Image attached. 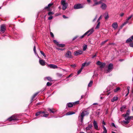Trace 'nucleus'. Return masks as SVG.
<instances>
[{
    "instance_id": "61",
    "label": "nucleus",
    "mask_w": 133,
    "mask_h": 133,
    "mask_svg": "<svg viewBox=\"0 0 133 133\" xmlns=\"http://www.w3.org/2000/svg\"><path fill=\"white\" fill-rule=\"evenodd\" d=\"M111 125L112 126H114L115 127H116L114 123H111Z\"/></svg>"
},
{
    "instance_id": "63",
    "label": "nucleus",
    "mask_w": 133,
    "mask_h": 133,
    "mask_svg": "<svg viewBox=\"0 0 133 133\" xmlns=\"http://www.w3.org/2000/svg\"><path fill=\"white\" fill-rule=\"evenodd\" d=\"M85 95H82L81 96V99L83 98L85 96Z\"/></svg>"
},
{
    "instance_id": "51",
    "label": "nucleus",
    "mask_w": 133,
    "mask_h": 133,
    "mask_svg": "<svg viewBox=\"0 0 133 133\" xmlns=\"http://www.w3.org/2000/svg\"><path fill=\"white\" fill-rule=\"evenodd\" d=\"M48 111H50V112L51 113H54V111H52V110L50 108H48Z\"/></svg>"
},
{
    "instance_id": "48",
    "label": "nucleus",
    "mask_w": 133,
    "mask_h": 133,
    "mask_svg": "<svg viewBox=\"0 0 133 133\" xmlns=\"http://www.w3.org/2000/svg\"><path fill=\"white\" fill-rule=\"evenodd\" d=\"M98 4H98V2H95V3L92 5V6H94L95 5H98Z\"/></svg>"
},
{
    "instance_id": "39",
    "label": "nucleus",
    "mask_w": 133,
    "mask_h": 133,
    "mask_svg": "<svg viewBox=\"0 0 133 133\" xmlns=\"http://www.w3.org/2000/svg\"><path fill=\"white\" fill-rule=\"evenodd\" d=\"M52 84V83L49 82H48L46 84V85L48 86H51Z\"/></svg>"
},
{
    "instance_id": "49",
    "label": "nucleus",
    "mask_w": 133,
    "mask_h": 133,
    "mask_svg": "<svg viewBox=\"0 0 133 133\" xmlns=\"http://www.w3.org/2000/svg\"><path fill=\"white\" fill-rule=\"evenodd\" d=\"M108 41V39H107L105 41L102 42L101 43V44L102 45L104 43H105L106 42H107Z\"/></svg>"
},
{
    "instance_id": "18",
    "label": "nucleus",
    "mask_w": 133,
    "mask_h": 133,
    "mask_svg": "<svg viewBox=\"0 0 133 133\" xmlns=\"http://www.w3.org/2000/svg\"><path fill=\"white\" fill-rule=\"evenodd\" d=\"M124 117L125 118V119L126 120V121H130V119H131V118H132V117H129L128 116H124Z\"/></svg>"
},
{
    "instance_id": "36",
    "label": "nucleus",
    "mask_w": 133,
    "mask_h": 133,
    "mask_svg": "<svg viewBox=\"0 0 133 133\" xmlns=\"http://www.w3.org/2000/svg\"><path fill=\"white\" fill-rule=\"evenodd\" d=\"M129 113L128 112H127L125 114H123V116H129Z\"/></svg>"
},
{
    "instance_id": "19",
    "label": "nucleus",
    "mask_w": 133,
    "mask_h": 133,
    "mask_svg": "<svg viewBox=\"0 0 133 133\" xmlns=\"http://www.w3.org/2000/svg\"><path fill=\"white\" fill-rule=\"evenodd\" d=\"M73 103H67L66 106H68V107H71L73 106Z\"/></svg>"
},
{
    "instance_id": "31",
    "label": "nucleus",
    "mask_w": 133,
    "mask_h": 133,
    "mask_svg": "<svg viewBox=\"0 0 133 133\" xmlns=\"http://www.w3.org/2000/svg\"><path fill=\"white\" fill-rule=\"evenodd\" d=\"M87 48V46L86 45H84L83 46V50L84 51Z\"/></svg>"
},
{
    "instance_id": "21",
    "label": "nucleus",
    "mask_w": 133,
    "mask_h": 133,
    "mask_svg": "<svg viewBox=\"0 0 133 133\" xmlns=\"http://www.w3.org/2000/svg\"><path fill=\"white\" fill-rule=\"evenodd\" d=\"M53 5V3H49V4H48V6H46L44 8V9H48V8H49V7H51V6Z\"/></svg>"
},
{
    "instance_id": "50",
    "label": "nucleus",
    "mask_w": 133,
    "mask_h": 133,
    "mask_svg": "<svg viewBox=\"0 0 133 133\" xmlns=\"http://www.w3.org/2000/svg\"><path fill=\"white\" fill-rule=\"evenodd\" d=\"M102 19V16L101 15L99 18L98 19V20L97 21V22H100L99 21L100 20V19Z\"/></svg>"
},
{
    "instance_id": "44",
    "label": "nucleus",
    "mask_w": 133,
    "mask_h": 133,
    "mask_svg": "<svg viewBox=\"0 0 133 133\" xmlns=\"http://www.w3.org/2000/svg\"><path fill=\"white\" fill-rule=\"evenodd\" d=\"M123 122L124 123V124H128L129 122V121H123Z\"/></svg>"
},
{
    "instance_id": "28",
    "label": "nucleus",
    "mask_w": 133,
    "mask_h": 133,
    "mask_svg": "<svg viewBox=\"0 0 133 133\" xmlns=\"http://www.w3.org/2000/svg\"><path fill=\"white\" fill-rule=\"evenodd\" d=\"M57 46L59 47H63L65 46V44H58Z\"/></svg>"
},
{
    "instance_id": "5",
    "label": "nucleus",
    "mask_w": 133,
    "mask_h": 133,
    "mask_svg": "<svg viewBox=\"0 0 133 133\" xmlns=\"http://www.w3.org/2000/svg\"><path fill=\"white\" fill-rule=\"evenodd\" d=\"M65 56L68 58H72V53L70 51H67L65 55Z\"/></svg>"
},
{
    "instance_id": "8",
    "label": "nucleus",
    "mask_w": 133,
    "mask_h": 133,
    "mask_svg": "<svg viewBox=\"0 0 133 133\" xmlns=\"http://www.w3.org/2000/svg\"><path fill=\"white\" fill-rule=\"evenodd\" d=\"M6 30V25L4 24L1 25L0 27V31L3 33Z\"/></svg>"
},
{
    "instance_id": "7",
    "label": "nucleus",
    "mask_w": 133,
    "mask_h": 133,
    "mask_svg": "<svg viewBox=\"0 0 133 133\" xmlns=\"http://www.w3.org/2000/svg\"><path fill=\"white\" fill-rule=\"evenodd\" d=\"M9 121H17L18 120V118L15 117V115H13L8 118V119Z\"/></svg>"
},
{
    "instance_id": "37",
    "label": "nucleus",
    "mask_w": 133,
    "mask_h": 133,
    "mask_svg": "<svg viewBox=\"0 0 133 133\" xmlns=\"http://www.w3.org/2000/svg\"><path fill=\"white\" fill-rule=\"evenodd\" d=\"M87 35V33L85 32L83 35L80 36L79 37V38L81 39L82 38Z\"/></svg>"
},
{
    "instance_id": "15",
    "label": "nucleus",
    "mask_w": 133,
    "mask_h": 133,
    "mask_svg": "<svg viewBox=\"0 0 133 133\" xmlns=\"http://www.w3.org/2000/svg\"><path fill=\"white\" fill-rule=\"evenodd\" d=\"M118 24L117 22L114 23L112 25V26L115 29H116L118 27Z\"/></svg>"
},
{
    "instance_id": "29",
    "label": "nucleus",
    "mask_w": 133,
    "mask_h": 133,
    "mask_svg": "<svg viewBox=\"0 0 133 133\" xmlns=\"http://www.w3.org/2000/svg\"><path fill=\"white\" fill-rule=\"evenodd\" d=\"M105 63H102L100 65V68H103L105 66Z\"/></svg>"
},
{
    "instance_id": "20",
    "label": "nucleus",
    "mask_w": 133,
    "mask_h": 133,
    "mask_svg": "<svg viewBox=\"0 0 133 133\" xmlns=\"http://www.w3.org/2000/svg\"><path fill=\"white\" fill-rule=\"evenodd\" d=\"M118 99V97L117 96H115L111 99V102H114L115 101H117Z\"/></svg>"
},
{
    "instance_id": "57",
    "label": "nucleus",
    "mask_w": 133,
    "mask_h": 133,
    "mask_svg": "<svg viewBox=\"0 0 133 133\" xmlns=\"http://www.w3.org/2000/svg\"><path fill=\"white\" fill-rule=\"evenodd\" d=\"M63 17L64 19H67L68 18V17L66 16L65 15H63Z\"/></svg>"
},
{
    "instance_id": "60",
    "label": "nucleus",
    "mask_w": 133,
    "mask_h": 133,
    "mask_svg": "<svg viewBox=\"0 0 133 133\" xmlns=\"http://www.w3.org/2000/svg\"><path fill=\"white\" fill-rule=\"evenodd\" d=\"M130 89V87H127V89L128 90V93H129V89Z\"/></svg>"
},
{
    "instance_id": "59",
    "label": "nucleus",
    "mask_w": 133,
    "mask_h": 133,
    "mask_svg": "<svg viewBox=\"0 0 133 133\" xmlns=\"http://www.w3.org/2000/svg\"><path fill=\"white\" fill-rule=\"evenodd\" d=\"M96 54L95 55H93L92 56V58H94L95 57H96Z\"/></svg>"
},
{
    "instance_id": "16",
    "label": "nucleus",
    "mask_w": 133,
    "mask_h": 133,
    "mask_svg": "<svg viewBox=\"0 0 133 133\" xmlns=\"http://www.w3.org/2000/svg\"><path fill=\"white\" fill-rule=\"evenodd\" d=\"M90 63V62H89L88 63L85 62L82 64V67L83 68L84 66H88Z\"/></svg>"
},
{
    "instance_id": "23",
    "label": "nucleus",
    "mask_w": 133,
    "mask_h": 133,
    "mask_svg": "<svg viewBox=\"0 0 133 133\" xmlns=\"http://www.w3.org/2000/svg\"><path fill=\"white\" fill-rule=\"evenodd\" d=\"M133 17V15H131L130 16L128 17L127 19L126 20V21L125 22H126L127 23H128V21L131 18Z\"/></svg>"
},
{
    "instance_id": "45",
    "label": "nucleus",
    "mask_w": 133,
    "mask_h": 133,
    "mask_svg": "<svg viewBox=\"0 0 133 133\" xmlns=\"http://www.w3.org/2000/svg\"><path fill=\"white\" fill-rule=\"evenodd\" d=\"M54 13L52 12H49L48 13V15L49 16H50L51 15H53L54 14Z\"/></svg>"
},
{
    "instance_id": "12",
    "label": "nucleus",
    "mask_w": 133,
    "mask_h": 133,
    "mask_svg": "<svg viewBox=\"0 0 133 133\" xmlns=\"http://www.w3.org/2000/svg\"><path fill=\"white\" fill-rule=\"evenodd\" d=\"M107 7V5L104 3H102L101 6L102 9L103 10H105L106 9Z\"/></svg>"
},
{
    "instance_id": "3",
    "label": "nucleus",
    "mask_w": 133,
    "mask_h": 133,
    "mask_svg": "<svg viewBox=\"0 0 133 133\" xmlns=\"http://www.w3.org/2000/svg\"><path fill=\"white\" fill-rule=\"evenodd\" d=\"M61 3L62 5V9L63 10H65L68 7V3L65 2V0H62L61 1Z\"/></svg>"
},
{
    "instance_id": "40",
    "label": "nucleus",
    "mask_w": 133,
    "mask_h": 133,
    "mask_svg": "<svg viewBox=\"0 0 133 133\" xmlns=\"http://www.w3.org/2000/svg\"><path fill=\"white\" fill-rule=\"evenodd\" d=\"M41 114V112H40V111H38L36 113V116H38L40 115Z\"/></svg>"
},
{
    "instance_id": "42",
    "label": "nucleus",
    "mask_w": 133,
    "mask_h": 133,
    "mask_svg": "<svg viewBox=\"0 0 133 133\" xmlns=\"http://www.w3.org/2000/svg\"><path fill=\"white\" fill-rule=\"evenodd\" d=\"M102 63L101 62H100L99 61H98L97 62L96 64L98 65H100Z\"/></svg>"
},
{
    "instance_id": "22",
    "label": "nucleus",
    "mask_w": 133,
    "mask_h": 133,
    "mask_svg": "<svg viewBox=\"0 0 133 133\" xmlns=\"http://www.w3.org/2000/svg\"><path fill=\"white\" fill-rule=\"evenodd\" d=\"M92 125L91 124H89L88 127L86 128V129L87 130H89L91 128H92Z\"/></svg>"
},
{
    "instance_id": "47",
    "label": "nucleus",
    "mask_w": 133,
    "mask_h": 133,
    "mask_svg": "<svg viewBox=\"0 0 133 133\" xmlns=\"http://www.w3.org/2000/svg\"><path fill=\"white\" fill-rule=\"evenodd\" d=\"M61 15V14L60 13H56L55 14V16H58L60 15Z\"/></svg>"
},
{
    "instance_id": "9",
    "label": "nucleus",
    "mask_w": 133,
    "mask_h": 133,
    "mask_svg": "<svg viewBox=\"0 0 133 133\" xmlns=\"http://www.w3.org/2000/svg\"><path fill=\"white\" fill-rule=\"evenodd\" d=\"M83 51L81 50H78L75 51L74 52V55L75 56H78L79 55H81L82 54Z\"/></svg>"
},
{
    "instance_id": "56",
    "label": "nucleus",
    "mask_w": 133,
    "mask_h": 133,
    "mask_svg": "<svg viewBox=\"0 0 133 133\" xmlns=\"http://www.w3.org/2000/svg\"><path fill=\"white\" fill-rule=\"evenodd\" d=\"M48 114H44L43 115V116L45 117H47L48 116Z\"/></svg>"
},
{
    "instance_id": "25",
    "label": "nucleus",
    "mask_w": 133,
    "mask_h": 133,
    "mask_svg": "<svg viewBox=\"0 0 133 133\" xmlns=\"http://www.w3.org/2000/svg\"><path fill=\"white\" fill-rule=\"evenodd\" d=\"M38 92H37L35 94L33 95V96L32 98L31 99V102H32L33 101L34 98L38 94Z\"/></svg>"
},
{
    "instance_id": "54",
    "label": "nucleus",
    "mask_w": 133,
    "mask_h": 133,
    "mask_svg": "<svg viewBox=\"0 0 133 133\" xmlns=\"http://www.w3.org/2000/svg\"><path fill=\"white\" fill-rule=\"evenodd\" d=\"M78 36H76L75 37L72 39V41H74V40H75V39H76V38H78Z\"/></svg>"
},
{
    "instance_id": "32",
    "label": "nucleus",
    "mask_w": 133,
    "mask_h": 133,
    "mask_svg": "<svg viewBox=\"0 0 133 133\" xmlns=\"http://www.w3.org/2000/svg\"><path fill=\"white\" fill-rule=\"evenodd\" d=\"M45 78H46L49 81H52V78L50 77H46L45 78Z\"/></svg>"
},
{
    "instance_id": "27",
    "label": "nucleus",
    "mask_w": 133,
    "mask_h": 133,
    "mask_svg": "<svg viewBox=\"0 0 133 133\" xmlns=\"http://www.w3.org/2000/svg\"><path fill=\"white\" fill-rule=\"evenodd\" d=\"M92 83L93 81H91L88 85V87H91L92 85Z\"/></svg>"
},
{
    "instance_id": "30",
    "label": "nucleus",
    "mask_w": 133,
    "mask_h": 133,
    "mask_svg": "<svg viewBox=\"0 0 133 133\" xmlns=\"http://www.w3.org/2000/svg\"><path fill=\"white\" fill-rule=\"evenodd\" d=\"M120 88L119 87L115 89L114 90V92H116L120 90Z\"/></svg>"
},
{
    "instance_id": "58",
    "label": "nucleus",
    "mask_w": 133,
    "mask_h": 133,
    "mask_svg": "<svg viewBox=\"0 0 133 133\" xmlns=\"http://www.w3.org/2000/svg\"><path fill=\"white\" fill-rule=\"evenodd\" d=\"M53 18V17L52 16H50V17H49L48 18V19L49 20H51V19H52V18Z\"/></svg>"
},
{
    "instance_id": "13",
    "label": "nucleus",
    "mask_w": 133,
    "mask_h": 133,
    "mask_svg": "<svg viewBox=\"0 0 133 133\" xmlns=\"http://www.w3.org/2000/svg\"><path fill=\"white\" fill-rule=\"evenodd\" d=\"M104 17L106 20H108L109 18L108 13V12H105L104 14Z\"/></svg>"
},
{
    "instance_id": "55",
    "label": "nucleus",
    "mask_w": 133,
    "mask_h": 133,
    "mask_svg": "<svg viewBox=\"0 0 133 133\" xmlns=\"http://www.w3.org/2000/svg\"><path fill=\"white\" fill-rule=\"evenodd\" d=\"M50 34L51 35V36H52V37H53V38L54 37V34L52 32H50Z\"/></svg>"
},
{
    "instance_id": "1",
    "label": "nucleus",
    "mask_w": 133,
    "mask_h": 133,
    "mask_svg": "<svg viewBox=\"0 0 133 133\" xmlns=\"http://www.w3.org/2000/svg\"><path fill=\"white\" fill-rule=\"evenodd\" d=\"M33 50L35 54L36 55H37L38 56V58H39V62L40 64L42 66H44L45 65V61L43 60L41 58H40L37 54V53H36V48L35 45L34 46Z\"/></svg>"
},
{
    "instance_id": "34",
    "label": "nucleus",
    "mask_w": 133,
    "mask_h": 133,
    "mask_svg": "<svg viewBox=\"0 0 133 133\" xmlns=\"http://www.w3.org/2000/svg\"><path fill=\"white\" fill-rule=\"evenodd\" d=\"M126 106L125 105L122 106L121 108V111H122L123 109L125 108Z\"/></svg>"
},
{
    "instance_id": "62",
    "label": "nucleus",
    "mask_w": 133,
    "mask_h": 133,
    "mask_svg": "<svg viewBox=\"0 0 133 133\" xmlns=\"http://www.w3.org/2000/svg\"><path fill=\"white\" fill-rule=\"evenodd\" d=\"M57 49L58 50H60L61 51L63 50L64 49H61L59 48H57Z\"/></svg>"
},
{
    "instance_id": "53",
    "label": "nucleus",
    "mask_w": 133,
    "mask_h": 133,
    "mask_svg": "<svg viewBox=\"0 0 133 133\" xmlns=\"http://www.w3.org/2000/svg\"><path fill=\"white\" fill-rule=\"evenodd\" d=\"M129 45L131 47H133V42L130 43L129 44Z\"/></svg>"
},
{
    "instance_id": "24",
    "label": "nucleus",
    "mask_w": 133,
    "mask_h": 133,
    "mask_svg": "<svg viewBox=\"0 0 133 133\" xmlns=\"http://www.w3.org/2000/svg\"><path fill=\"white\" fill-rule=\"evenodd\" d=\"M75 113V112H74L69 111L66 114V115H71L72 114H74Z\"/></svg>"
},
{
    "instance_id": "2",
    "label": "nucleus",
    "mask_w": 133,
    "mask_h": 133,
    "mask_svg": "<svg viewBox=\"0 0 133 133\" xmlns=\"http://www.w3.org/2000/svg\"><path fill=\"white\" fill-rule=\"evenodd\" d=\"M89 114V113L87 111H83L81 113L80 116H78V119L81 118V122L82 123H83V119L85 115H88Z\"/></svg>"
},
{
    "instance_id": "64",
    "label": "nucleus",
    "mask_w": 133,
    "mask_h": 133,
    "mask_svg": "<svg viewBox=\"0 0 133 133\" xmlns=\"http://www.w3.org/2000/svg\"><path fill=\"white\" fill-rule=\"evenodd\" d=\"M124 15V14L123 13H122V14H121L120 15V16L121 17H122V16H123Z\"/></svg>"
},
{
    "instance_id": "46",
    "label": "nucleus",
    "mask_w": 133,
    "mask_h": 133,
    "mask_svg": "<svg viewBox=\"0 0 133 133\" xmlns=\"http://www.w3.org/2000/svg\"><path fill=\"white\" fill-rule=\"evenodd\" d=\"M53 41L54 42V43L56 44L57 45H58V42L56 40H54Z\"/></svg>"
},
{
    "instance_id": "11",
    "label": "nucleus",
    "mask_w": 133,
    "mask_h": 133,
    "mask_svg": "<svg viewBox=\"0 0 133 133\" xmlns=\"http://www.w3.org/2000/svg\"><path fill=\"white\" fill-rule=\"evenodd\" d=\"M94 31V28H92L91 29L88 31L87 32H86V33H87V34L88 33H89V34L88 35V36H89L90 35L92 34V33Z\"/></svg>"
},
{
    "instance_id": "17",
    "label": "nucleus",
    "mask_w": 133,
    "mask_h": 133,
    "mask_svg": "<svg viewBox=\"0 0 133 133\" xmlns=\"http://www.w3.org/2000/svg\"><path fill=\"white\" fill-rule=\"evenodd\" d=\"M133 40V36H132L131 37L128 39L126 41V42L128 43L131 42Z\"/></svg>"
},
{
    "instance_id": "26",
    "label": "nucleus",
    "mask_w": 133,
    "mask_h": 133,
    "mask_svg": "<svg viewBox=\"0 0 133 133\" xmlns=\"http://www.w3.org/2000/svg\"><path fill=\"white\" fill-rule=\"evenodd\" d=\"M103 127L104 129V131L102 133H107V131L104 125L103 126Z\"/></svg>"
},
{
    "instance_id": "14",
    "label": "nucleus",
    "mask_w": 133,
    "mask_h": 133,
    "mask_svg": "<svg viewBox=\"0 0 133 133\" xmlns=\"http://www.w3.org/2000/svg\"><path fill=\"white\" fill-rule=\"evenodd\" d=\"M48 66L50 67L51 68L54 69L57 68H58L57 65L53 64H49L48 65Z\"/></svg>"
},
{
    "instance_id": "33",
    "label": "nucleus",
    "mask_w": 133,
    "mask_h": 133,
    "mask_svg": "<svg viewBox=\"0 0 133 133\" xmlns=\"http://www.w3.org/2000/svg\"><path fill=\"white\" fill-rule=\"evenodd\" d=\"M83 68L81 67V68L77 72V74H79L81 72L82 70H83Z\"/></svg>"
},
{
    "instance_id": "6",
    "label": "nucleus",
    "mask_w": 133,
    "mask_h": 133,
    "mask_svg": "<svg viewBox=\"0 0 133 133\" xmlns=\"http://www.w3.org/2000/svg\"><path fill=\"white\" fill-rule=\"evenodd\" d=\"M83 8V6L82 5L80 4H75L74 6V8L75 9H79Z\"/></svg>"
},
{
    "instance_id": "4",
    "label": "nucleus",
    "mask_w": 133,
    "mask_h": 133,
    "mask_svg": "<svg viewBox=\"0 0 133 133\" xmlns=\"http://www.w3.org/2000/svg\"><path fill=\"white\" fill-rule=\"evenodd\" d=\"M113 68V65L112 64V63H110L108 66V70H106L105 71V72L106 73L109 72L112 70Z\"/></svg>"
},
{
    "instance_id": "35",
    "label": "nucleus",
    "mask_w": 133,
    "mask_h": 133,
    "mask_svg": "<svg viewBox=\"0 0 133 133\" xmlns=\"http://www.w3.org/2000/svg\"><path fill=\"white\" fill-rule=\"evenodd\" d=\"M98 23V24L95 28V29H97L99 27L100 24V22H97Z\"/></svg>"
},
{
    "instance_id": "43",
    "label": "nucleus",
    "mask_w": 133,
    "mask_h": 133,
    "mask_svg": "<svg viewBox=\"0 0 133 133\" xmlns=\"http://www.w3.org/2000/svg\"><path fill=\"white\" fill-rule=\"evenodd\" d=\"M57 76L59 77H62V75L61 74H59V73H57Z\"/></svg>"
},
{
    "instance_id": "10",
    "label": "nucleus",
    "mask_w": 133,
    "mask_h": 133,
    "mask_svg": "<svg viewBox=\"0 0 133 133\" xmlns=\"http://www.w3.org/2000/svg\"><path fill=\"white\" fill-rule=\"evenodd\" d=\"M93 124L94 127L95 129L97 130H98L99 129L98 128L97 123L94 120V121Z\"/></svg>"
},
{
    "instance_id": "38",
    "label": "nucleus",
    "mask_w": 133,
    "mask_h": 133,
    "mask_svg": "<svg viewBox=\"0 0 133 133\" xmlns=\"http://www.w3.org/2000/svg\"><path fill=\"white\" fill-rule=\"evenodd\" d=\"M127 23L124 22L122 25H121L120 27V28L121 29L122 28V27L124 26V25L126 24Z\"/></svg>"
},
{
    "instance_id": "41",
    "label": "nucleus",
    "mask_w": 133,
    "mask_h": 133,
    "mask_svg": "<svg viewBox=\"0 0 133 133\" xmlns=\"http://www.w3.org/2000/svg\"><path fill=\"white\" fill-rule=\"evenodd\" d=\"M40 52L41 54L44 57H46V56L45 55V54L44 53V52L42 51H40Z\"/></svg>"
},
{
    "instance_id": "52",
    "label": "nucleus",
    "mask_w": 133,
    "mask_h": 133,
    "mask_svg": "<svg viewBox=\"0 0 133 133\" xmlns=\"http://www.w3.org/2000/svg\"><path fill=\"white\" fill-rule=\"evenodd\" d=\"M79 103V102L78 101H76L75 102L73 103V104L74 105L75 104H77Z\"/></svg>"
}]
</instances>
